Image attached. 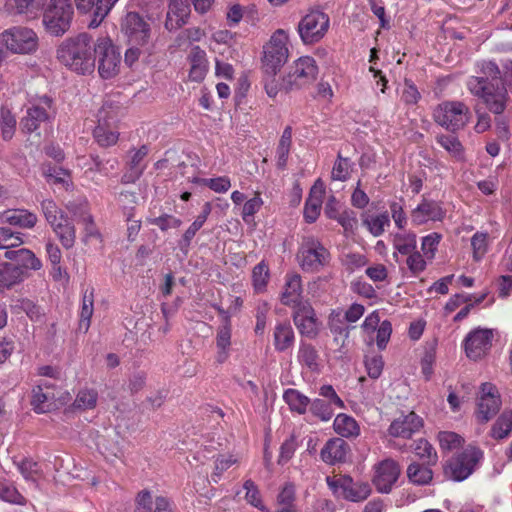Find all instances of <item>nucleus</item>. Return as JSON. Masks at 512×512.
<instances>
[{"instance_id":"49","label":"nucleus","mask_w":512,"mask_h":512,"mask_svg":"<svg viewBox=\"0 0 512 512\" xmlns=\"http://www.w3.org/2000/svg\"><path fill=\"white\" fill-rule=\"evenodd\" d=\"M16 124V117L11 110L2 107L0 112V131L3 140L9 141L13 138L16 131Z\"/></svg>"},{"instance_id":"22","label":"nucleus","mask_w":512,"mask_h":512,"mask_svg":"<svg viewBox=\"0 0 512 512\" xmlns=\"http://www.w3.org/2000/svg\"><path fill=\"white\" fill-rule=\"evenodd\" d=\"M422 419L414 412L395 419L389 426L388 432L393 437L409 439L422 427Z\"/></svg>"},{"instance_id":"16","label":"nucleus","mask_w":512,"mask_h":512,"mask_svg":"<svg viewBox=\"0 0 512 512\" xmlns=\"http://www.w3.org/2000/svg\"><path fill=\"white\" fill-rule=\"evenodd\" d=\"M494 337L493 329L483 327L472 329L462 343L465 355L473 361L482 359L489 353Z\"/></svg>"},{"instance_id":"11","label":"nucleus","mask_w":512,"mask_h":512,"mask_svg":"<svg viewBox=\"0 0 512 512\" xmlns=\"http://www.w3.org/2000/svg\"><path fill=\"white\" fill-rule=\"evenodd\" d=\"M329 27V16L322 10L312 9L301 18L297 31L305 45H312L320 42L325 37Z\"/></svg>"},{"instance_id":"25","label":"nucleus","mask_w":512,"mask_h":512,"mask_svg":"<svg viewBox=\"0 0 512 512\" xmlns=\"http://www.w3.org/2000/svg\"><path fill=\"white\" fill-rule=\"evenodd\" d=\"M75 3L79 11L83 13H93V19L89 27L96 28L108 15L116 2L110 3L109 0H75Z\"/></svg>"},{"instance_id":"34","label":"nucleus","mask_w":512,"mask_h":512,"mask_svg":"<svg viewBox=\"0 0 512 512\" xmlns=\"http://www.w3.org/2000/svg\"><path fill=\"white\" fill-rule=\"evenodd\" d=\"M50 386V383L45 381L33 389L31 405L35 412L46 413L52 408L54 395L49 392H43V388H49Z\"/></svg>"},{"instance_id":"58","label":"nucleus","mask_w":512,"mask_h":512,"mask_svg":"<svg viewBox=\"0 0 512 512\" xmlns=\"http://www.w3.org/2000/svg\"><path fill=\"white\" fill-rule=\"evenodd\" d=\"M310 411L322 421H329L334 415V408L323 399L310 401Z\"/></svg>"},{"instance_id":"54","label":"nucleus","mask_w":512,"mask_h":512,"mask_svg":"<svg viewBox=\"0 0 512 512\" xmlns=\"http://www.w3.org/2000/svg\"><path fill=\"white\" fill-rule=\"evenodd\" d=\"M471 247L473 259L480 261L488 250V234L485 232H476L471 238Z\"/></svg>"},{"instance_id":"36","label":"nucleus","mask_w":512,"mask_h":512,"mask_svg":"<svg viewBox=\"0 0 512 512\" xmlns=\"http://www.w3.org/2000/svg\"><path fill=\"white\" fill-rule=\"evenodd\" d=\"M333 427L338 435L345 438H355L360 434L357 421L347 414H338L334 419Z\"/></svg>"},{"instance_id":"64","label":"nucleus","mask_w":512,"mask_h":512,"mask_svg":"<svg viewBox=\"0 0 512 512\" xmlns=\"http://www.w3.org/2000/svg\"><path fill=\"white\" fill-rule=\"evenodd\" d=\"M351 170V163L348 158H343L341 155L338 156L334 163L331 177L333 180L345 181L348 179Z\"/></svg>"},{"instance_id":"3","label":"nucleus","mask_w":512,"mask_h":512,"mask_svg":"<svg viewBox=\"0 0 512 512\" xmlns=\"http://www.w3.org/2000/svg\"><path fill=\"white\" fill-rule=\"evenodd\" d=\"M95 66L104 80L115 78L121 72L122 55L108 35H101L93 42Z\"/></svg>"},{"instance_id":"35","label":"nucleus","mask_w":512,"mask_h":512,"mask_svg":"<svg viewBox=\"0 0 512 512\" xmlns=\"http://www.w3.org/2000/svg\"><path fill=\"white\" fill-rule=\"evenodd\" d=\"M436 141L454 160L459 162L466 160L465 148L456 136L439 134L436 136Z\"/></svg>"},{"instance_id":"57","label":"nucleus","mask_w":512,"mask_h":512,"mask_svg":"<svg viewBox=\"0 0 512 512\" xmlns=\"http://www.w3.org/2000/svg\"><path fill=\"white\" fill-rule=\"evenodd\" d=\"M0 500L17 505L25 504V498L7 482H0Z\"/></svg>"},{"instance_id":"26","label":"nucleus","mask_w":512,"mask_h":512,"mask_svg":"<svg viewBox=\"0 0 512 512\" xmlns=\"http://www.w3.org/2000/svg\"><path fill=\"white\" fill-rule=\"evenodd\" d=\"M349 451L347 442L341 438H332L321 449L320 457L326 464L335 465L345 462Z\"/></svg>"},{"instance_id":"50","label":"nucleus","mask_w":512,"mask_h":512,"mask_svg":"<svg viewBox=\"0 0 512 512\" xmlns=\"http://www.w3.org/2000/svg\"><path fill=\"white\" fill-rule=\"evenodd\" d=\"M270 278V272L268 265L261 261L252 270V282L254 290L257 293H262L266 290L268 281Z\"/></svg>"},{"instance_id":"27","label":"nucleus","mask_w":512,"mask_h":512,"mask_svg":"<svg viewBox=\"0 0 512 512\" xmlns=\"http://www.w3.org/2000/svg\"><path fill=\"white\" fill-rule=\"evenodd\" d=\"M301 294V276L297 273H288L285 276V284L280 297L282 304L293 308L298 307L300 304H304V302L301 301Z\"/></svg>"},{"instance_id":"17","label":"nucleus","mask_w":512,"mask_h":512,"mask_svg":"<svg viewBox=\"0 0 512 512\" xmlns=\"http://www.w3.org/2000/svg\"><path fill=\"white\" fill-rule=\"evenodd\" d=\"M399 464L391 459L386 458L377 462L372 468L371 481L377 492L388 494L396 484L400 475Z\"/></svg>"},{"instance_id":"21","label":"nucleus","mask_w":512,"mask_h":512,"mask_svg":"<svg viewBox=\"0 0 512 512\" xmlns=\"http://www.w3.org/2000/svg\"><path fill=\"white\" fill-rule=\"evenodd\" d=\"M294 323L299 332L309 338H314L318 334L319 326L316 313L308 302L295 307L293 315Z\"/></svg>"},{"instance_id":"31","label":"nucleus","mask_w":512,"mask_h":512,"mask_svg":"<svg viewBox=\"0 0 512 512\" xmlns=\"http://www.w3.org/2000/svg\"><path fill=\"white\" fill-rule=\"evenodd\" d=\"M345 322L346 320L343 317L341 309L331 310L328 316L327 325L331 334L334 336V341L340 346H344L350 333V328L345 324Z\"/></svg>"},{"instance_id":"60","label":"nucleus","mask_w":512,"mask_h":512,"mask_svg":"<svg viewBox=\"0 0 512 512\" xmlns=\"http://www.w3.org/2000/svg\"><path fill=\"white\" fill-rule=\"evenodd\" d=\"M438 441L441 449L451 451L459 448L464 439L455 432L442 431L438 434Z\"/></svg>"},{"instance_id":"44","label":"nucleus","mask_w":512,"mask_h":512,"mask_svg":"<svg viewBox=\"0 0 512 512\" xmlns=\"http://www.w3.org/2000/svg\"><path fill=\"white\" fill-rule=\"evenodd\" d=\"M407 477L413 484L426 485L432 480L433 473L427 465L413 462L407 468Z\"/></svg>"},{"instance_id":"45","label":"nucleus","mask_w":512,"mask_h":512,"mask_svg":"<svg viewBox=\"0 0 512 512\" xmlns=\"http://www.w3.org/2000/svg\"><path fill=\"white\" fill-rule=\"evenodd\" d=\"M416 234L403 231L393 236V247L402 255H408L416 249Z\"/></svg>"},{"instance_id":"15","label":"nucleus","mask_w":512,"mask_h":512,"mask_svg":"<svg viewBox=\"0 0 512 512\" xmlns=\"http://www.w3.org/2000/svg\"><path fill=\"white\" fill-rule=\"evenodd\" d=\"M326 482L336 497L351 502H362L366 500L372 492L368 482L354 481L348 476L337 479L327 477Z\"/></svg>"},{"instance_id":"41","label":"nucleus","mask_w":512,"mask_h":512,"mask_svg":"<svg viewBox=\"0 0 512 512\" xmlns=\"http://www.w3.org/2000/svg\"><path fill=\"white\" fill-rule=\"evenodd\" d=\"M512 431V410H505L493 424L490 435L496 440H502Z\"/></svg>"},{"instance_id":"7","label":"nucleus","mask_w":512,"mask_h":512,"mask_svg":"<svg viewBox=\"0 0 512 512\" xmlns=\"http://www.w3.org/2000/svg\"><path fill=\"white\" fill-rule=\"evenodd\" d=\"M53 101L47 95L31 98L26 106L24 115L20 120V128L23 133L37 132L41 125L53 118Z\"/></svg>"},{"instance_id":"19","label":"nucleus","mask_w":512,"mask_h":512,"mask_svg":"<svg viewBox=\"0 0 512 512\" xmlns=\"http://www.w3.org/2000/svg\"><path fill=\"white\" fill-rule=\"evenodd\" d=\"M446 211L440 202L423 199L410 214L413 225L419 226L428 222L442 221Z\"/></svg>"},{"instance_id":"13","label":"nucleus","mask_w":512,"mask_h":512,"mask_svg":"<svg viewBox=\"0 0 512 512\" xmlns=\"http://www.w3.org/2000/svg\"><path fill=\"white\" fill-rule=\"evenodd\" d=\"M297 259L304 271L319 272L330 261L329 251L314 237H305L300 245Z\"/></svg>"},{"instance_id":"4","label":"nucleus","mask_w":512,"mask_h":512,"mask_svg":"<svg viewBox=\"0 0 512 512\" xmlns=\"http://www.w3.org/2000/svg\"><path fill=\"white\" fill-rule=\"evenodd\" d=\"M434 122L447 131L462 130L470 121L469 107L461 101L446 100L437 104L432 111Z\"/></svg>"},{"instance_id":"61","label":"nucleus","mask_w":512,"mask_h":512,"mask_svg":"<svg viewBox=\"0 0 512 512\" xmlns=\"http://www.w3.org/2000/svg\"><path fill=\"white\" fill-rule=\"evenodd\" d=\"M441 239L442 235L437 232H432L422 238L421 249L427 259L431 260L435 257Z\"/></svg>"},{"instance_id":"18","label":"nucleus","mask_w":512,"mask_h":512,"mask_svg":"<svg viewBox=\"0 0 512 512\" xmlns=\"http://www.w3.org/2000/svg\"><path fill=\"white\" fill-rule=\"evenodd\" d=\"M500 407L501 398L497 387L489 382L481 384L477 396L476 419L480 423H487Z\"/></svg>"},{"instance_id":"32","label":"nucleus","mask_w":512,"mask_h":512,"mask_svg":"<svg viewBox=\"0 0 512 512\" xmlns=\"http://www.w3.org/2000/svg\"><path fill=\"white\" fill-rule=\"evenodd\" d=\"M232 326L231 324H222L216 333V355L215 360L219 364L226 362L230 356L231 350Z\"/></svg>"},{"instance_id":"20","label":"nucleus","mask_w":512,"mask_h":512,"mask_svg":"<svg viewBox=\"0 0 512 512\" xmlns=\"http://www.w3.org/2000/svg\"><path fill=\"white\" fill-rule=\"evenodd\" d=\"M122 29L135 45H144L150 35V25L136 12H129L125 16Z\"/></svg>"},{"instance_id":"5","label":"nucleus","mask_w":512,"mask_h":512,"mask_svg":"<svg viewBox=\"0 0 512 512\" xmlns=\"http://www.w3.org/2000/svg\"><path fill=\"white\" fill-rule=\"evenodd\" d=\"M73 14L70 0H50L42 20L46 32L56 37L64 35L71 26Z\"/></svg>"},{"instance_id":"12","label":"nucleus","mask_w":512,"mask_h":512,"mask_svg":"<svg viewBox=\"0 0 512 512\" xmlns=\"http://www.w3.org/2000/svg\"><path fill=\"white\" fill-rule=\"evenodd\" d=\"M41 208L47 222L58 236L63 247L71 248L75 242V228L72 222L51 199L42 201Z\"/></svg>"},{"instance_id":"2","label":"nucleus","mask_w":512,"mask_h":512,"mask_svg":"<svg viewBox=\"0 0 512 512\" xmlns=\"http://www.w3.org/2000/svg\"><path fill=\"white\" fill-rule=\"evenodd\" d=\"M57 58L68 69L80 75L90 74L95 69L92 37L80 33L64 40L57 48Z\"/></svg>"},{"instance_id":"51","label":"nucleus","mask_w":512,"mask_h":512,"mask_svg":"<svg viewBox=\"0 0 512 512\" xmlns=\"http://www.w3.org/2000/svg\"><path fill=\"white\" fill-rule=\"evenodd\" d=\"M43 175L50 184H62L66 188L70 185V173L62 168L44 165Z\"/></svg>"},{"instance_id":"53","label":"nucleus","mask_w":512,"mask_h":512,"mask_svg":"<svg viewBox=\"0 0 512 512\" xmlns=\"http://www.w3.org/2000/svg\"><path fill=\"white\" fill-rule=\"evenodd\" d=\"M421 99V94L410 79H405L400 90V100L405 105H416Z\"/></svg>"},{"instance_id":"43","label":"nucleus","mask_w":512,"mask_h":512,"mask_svg":"<svg viewBox=\"0 0 512 512\" xmlns=\"http://www.w3.org/2000/svg\"><path fill=\"white\" fill-rule=\"evenodd\" d=\"M94 290H86L83 293L80 310L79 329L87 332L90 327V320L94 311Z\"/></svg>"},{"instance_id":"8","label":"nucleus","mask_w":512,"mask_h":512,"mask_svg":"<svg viewBox=\"0 0 512 512\" xmlns=\"http://www.w3.org/2000/svg\"><path fill=\"white\" fill-rule=\"evenodd\" d=\"M289 36L282 29L275 31L263 47L262 65L266 73L275 75L289 57Z\"/></svg>"},{"instance_id":"46","label":"nucleus","mask_w":512,"mask_h":512,"mask_svg":"<svg viewBox=\"0 0 512 512\" xmlns=\"http://www.w3.org/2000/svg\"><path fill=\"white\" fill-rule=\"evenodd\" d=\"M363 224L373 236L378 237L382 235L385 228L390 225V217L387 212L377 215H367L363 219Z\"/></svg>"},{"instance_id":"6","label":"nucleus","mask_w":512,"mask_h":512,"mask_svg":"<svg viewBox=\"0 0 512 512\" xmlns=\"http://www.w3.org/2000/svg\"><path fill=\"white\" fill-rule=\"evenodd\" d=\"M119 106L105 102L97 114V126L93 135L96 142L102 147H110L119 139L118 130Z\"/></svg>"},{"instance_id":"14","label":"nucleus","mask_w":512,"mask_h":512,"mask_svg":"<svg viewBox=\"0 0 512 512\" xmlns=\"http://www.w3.org/2000/svg\"><path fill=\"white\" fill-rule=\"evenodd\" d=\"M0 43L14 54H31L38 49V36L30 28L12 27L0 34Z\"/></svg>"},{"instance_id":"37","label":"nucleus","mask_w":512,"mask_h":512,"mask_svg":"<svg viewBox=\"0 0 512 512\" xmlns=\"http://www.w3.org/2000/svg\"><path fill=\"white\" fill-rule=\"evenodd\" d=\"M283 400L292 412L299 415L305 414L310 404V399L306 395L293 388L284 391Z\"/></svg>"},{"instance_id":"1","label":"nucleus","mask_w":512,"mask_h":512,"mask_svg":"<svg viewBox=\"0 0 512 512\" xmlns=\"http://www.w3.org/2000/svg\"><path fill=\"white\" fill-rule=\"evenodd\" d=\"M482 76L471 77L467 83L470 92L482 98L489 110L501 114L506 107L507 91L501 81V71L492 61L481 64Z\"/></svg>"},{"instance_id":"59","label":"nucleus","mask_w":512,"mask_h":512,"mask_svg":"<svg viewBox=\"0 0 512 512\" xmlns=\"http://www.w3.org/2000/svg\"><path fill=\"white\" fill-rule=\"evenodd\" d=\"M18 469L28 481L36 482L41 477L40 466L32 459H23L18 463Z\"/></svg>"},{"instance_id":"63","label":"nucleus","mask_w":512,"mask_h":512,"mask_svg":"<svg viewBox=\"0 0 512 512\" xmlns=\"http://www.w3.org/2000/svg\"><path fill=\"white\" fill-rule=\"evenodd\" d=\"M436 348L437 344L435 341L427 345L421 360L422 372L427 379L430 378L433 373V365L436 361Z\"/></svg>"},{"instance_id":"62","label":"nucleus","mask_w":512,"mask_h":512,"mask_svg":"<svg viewBox=\"0 0 512 512\" xmlns=\"http://www.w3.org/2000/svg\"><path fill=\"white\" fill-rule=\"evenodd\" d=\"M364 363L367 374L370 378L378 379L381 376L384 368V361L381 355H367Z\"/></svg>"},{"instance_id":"56","label":"nucleus","mask_w":512,"mask_h":512,"mask_svg":"<svg viewBox=\"0 0 512 512\" xmlns=\"http://www.w3.org/2000/svg\"><path fill=\"white\" fill-rule=\"evenodd\" d=\"M236 462L237 459L232 455H218L215 459V467L210 480L214 483H218L222 474Z\"/></svg>"},{"instance_id":"29","label":"nucleus","mask_w":512,"mask_h":512,"mask_svg":"<svg viewBox=\"0 0 512 512\" xmlns=\"http://www.w3.org/2000/svg\"><path fill=\"white\" fill-rule=\"evenodd\" d=\"M189 64L188 79L193 82H201L208 71V60L206 52L199 46H194L188 57Z\"/></svg>"},{"instance_id":"52","label":"nucleus","mask_w":512,"mask_h":512,"mask_svg":"<svg viewBox=\"0 0 512 512\" xmlns=\"http://www.w3.org/2000/svg\"><path fill=\"white\" fill-rule=\"evenodd\" d=\"M414 453L427 465H434L438 460L437 452L426 439H419L415 442Z\"/></svg>"},{"instance_id":"23","label":"nucleus","mask_w":512,"mask_h":512,"mask_svg":"<svg viewBox=\"0 0 512 512\" xmlns=\"http://www.w3.org/2000/svg\"><path fill=\"white\" fill-rule=\"evenodd\" d=\"M325 187L318 179L310 189L308 198L305 201L303 216L307 223H314L321 212Z\"/></svg>"},{"instance_id":"47","label":"nucleus","mask_w":512,"mask_h":512,"mask_svg":"<svg viewBox=\"0 0 512 512\" xmlns=\"http://www.w3.org/2000/svg\"><path fill=\"white\" fill-rule=\"evenodd\" d=\"M98 393L92 388L80 389L76 395L73 407L78 410H91L97 405Z\"/></svg>"},{"instance_id":"24","label":"nucleus","mask_w":512,"mask_h":512,"mask_svg":"<svg viewBox=\"0 0 512 512\" xmlns=\"http://www.w3.org/2000/svg\"><path fill=\"white\" fill-rule=\"evenodd\" d=\"M190 12L188 0H170L165 21L166 29L174 31L181 28L186 24Z\"/></svg>"},{"instance_id":"33","label":"nucleus","mask_w":512,"mask_h":512,"mask_svg":"<svg viewBox=\"0 0 512 512\" xmlns=\"http://www.w3.org/2000/svg\"><path fill=\"white\" fill-rule=\"evenodd\" d=\"M6 259L15 261L19 266L25 269L39 270L42 262L36 257L34 252L29 249L21 248L19 250H8L4 254Z\"/></svg>"},{"instance_id":"9","label":"nucleus","mask_w":512,"mask_h":512,"mask_svg":"<svg viewBox=\"0 0 512 512\" xmlns=\"http://www.w3.org/2000/svg\"><path fill=\"white\" fill-rule=\"evenodd\" d=\"M483 460V451L473 445L452 457L444 468L445 475L454 481L467 479Z\"/></svg>"},{"instance_id":"10","label":"nucleus","mask_w":512,"mask_h":512,"mask_svg":"<svg viewBox=\"0 0 512 512\" xmlns=\"http://www.w3.org/2000/svg\"><path fill=\"white\" fill-rule=\"evenodd\" d=\"M318 72V65L313 57H299L288 67L281 87L285 90L305 87L316 80Z\"/></svg>"},{"instance_id":"30","label":"nucleus","mask_w":512,"mask_h":512,"mask_svg":"<svg viewBox=\"0 0 512 512\" xmlns=\"http://www.w3.org/2000/svg\"><path fill=\"white\" fill-rule=\"evenodd\" d=\"M0 223L32 228L37 223V216L26 209H8L0 212Z\"/></svg>"},{"instance_id":"38","label":"nucleus","mask_w":512,"mask_h":512,"mask_svg":"<svg viewBox=\"0 0 512 512\" xmlns=\"http://www.w3.org/2000/svg\"><path fill=\"white\" fill-rule=\"evenodd\" d=\"M274 346L277 351L283 352L294 343V332L289 323H278L274 329Z\"/></svg>"},{"instance_id":"28","label":"nucleus","mask_w":512,"mask_h":512,"mask_svg":"<svg viewBox=\"0 0 512 512\" xmlns=\"http://www.w3.org/2000/svg\"><path fill=\"white\" fill-rule=\"evenodd\" d=\"M135 512H173L171 502L163 496H158L153 500L152 494L143 490L136 497Z\"/></svg>"},{"instance_id":"48","label":"nucleus","mask_w":512,"mask_h":512,"mask_svg":"<svg viewBox=\"0 0 512 512\" xmlns=\"http://www.w3.org/2000/svg\"><path fill=\"white\" fill-rule=\"evenodd\" d=\"M148 150L145 146L135 151L130 160V172L124 175L125 182H133L140 177L144 170L142 161L146 157Z\"/></svg>"},{"instance_id":"55","label":"nucleus","mask_w":512,"mask_h":512,"mask_svg":"<svg viewBox=\"0 0 512 512\" xmlns=\"http://www.w3.org/2000/svg\"><path fill=\"white\" fill-rule=\"evenodd\" d=\"M23 243L24 241L21 233L13 232L11 229L6 227H0V249H6L8 251Z\"/></svg>"},{"instance_id":"40","label":"nucleus","mask_w":512,"mask_h":512,"mask_svg":"<svg viewBox=\"0 0 512 512\" xmlns=\"http://www.w3.org/2000/svg\"><path fill=\"white\" fill-rule=\"evenodd\" d=\"M20 267L11 263L0 262V288H10L22 280Z\"/></svg>"},{"instance_id":"42","label":"nucleus","mask_w":512,"mask_h":512,"mask_svg":"<svg viewBox=\"0 0 512 512\" xmlns=\"http://www.w3.org/2000/svg\"><path fill=\"white\" fill-rule=\"evenodd\" d=\"M297 359L301 365L307 367L310 371L319 370V355L311 344L300 343Z\"/></svg>"},{"instance_id":"39","label":"nucleus","mask_w":512,"mask_h":512,"mask_svg":"<svg viewBox=\"0 0 512 512\" xmlns=\"http://www.w3.org/2000/svg\"><path fill=\"white\" fill-rule=\"evenodd\" d=\"M235 43V36L232 32L218 30L212 34L210 49L215 53L224 55L226 50L230 53Z\"/></svg>"}]
</instances>
